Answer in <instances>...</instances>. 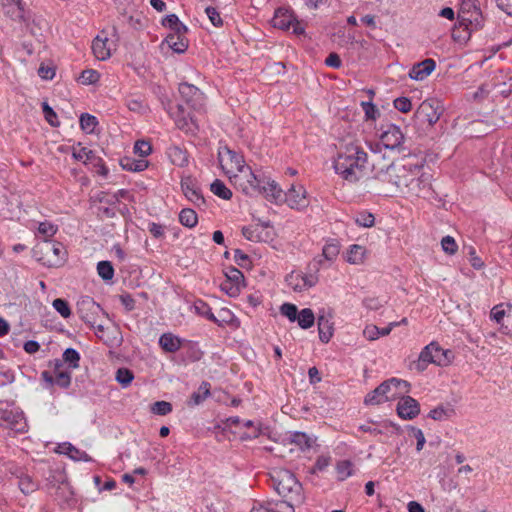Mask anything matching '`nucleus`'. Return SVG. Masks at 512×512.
<instances>
[{
	"label": "nucleus",
	"instance_id": "1",
	"mask_svg": "<svg viewBox=\"0 0 512 512\" xmlns=\"http://www.w3.org/2000/svg\"><path fill=\"white\" fill-rule=\"evenodd\" d=\"M377 177L391 183L396 189L408 197L430 198L433 196V176L429 168L422 163H392Z\"/></svg>",
	"mask_w": 512,
	"mask_h": 512
},
{
	"label": "nucleus",
	"instance_id": "2",
	"mask_svg": "<svg viewBox=\"0 0 512 512\" xmlns=\"http://www.w3.org/2000/svg\"><path fill=\"white\" fill-rule=\"evenodd\" d=\"M367 160V153L362 147L349 142L340 147L334 160V169L345 181L356 183L365 176Z\"/></svg>",
	"mask_w": 512,
	"mask_h": 512
},
{
	"label": "nucleus",
	"instance_id": "3",
	"mask_svg": "<svg viewBox=\"0 0 512 512\" xmlns=\"http://www.w3.org/2000/svg\"><path fill=\"white\" fill-rule=\"evenodd\" d=\"M409 387L410 385L407 381L391 378L368 393L364 399V403L366 405H379L387 401L395 400L402 394L407 393Z\"/></svg>",
	"mask_w": 512,
	"mask_h": 512
},
{
	"label": "nucleus",
	"instance_id": "4",
	"mask_svg": "<svg viewBox=\"0 0 512 512\" xmlns=\"http://www.w3.org/2000/svg\"><path fill=\"white\" fill-rule=\"evenodd\" d=\"M454 358L453 352L449 349H443L437 342H431L426 345L419 354L417 368L423 371L428 364L437 366H448Z\"/></svg>",
	"mask_w": 512,
	"mask_h": 512
},
{
	"label": "nucleus",
	"instance_id": "5",
	"mask_svg": "<svg viewBox=\"0 0 512 512\" xmlns=\"http://www.w3.org/2000/svg\"><path fill=\"white\" fill-rule=\"evenodd\" d=\"M271 479L273 487L279 495L293 499V495L300 494L301 484L290 471L275 470Z\"/></svg>",
	"mask_w": 512,
	"mask_h": 512
},
{
	"label": "nucleus",
	"instance_id": "6",
	"mask_svg": "<svg viewBox=\"0 0 512 512\" xmlns=\"http://www.w3.org/2000/svg\"><path fill=\"white\" fill-rule=\"evenodd\" d=\"M218 162L220 168L228 178L247 167L244 157L228 146L219 147Z\"/></svg>",
	"mask_w": 512,
	"mask_h": 512
},
{
	"label": "nucleus",
	"instance_id": "7",
	"mask_svg": "<svg viewBox=\"0 0 512 512\" xmlns=\"http://www.w3.org/2000/svg\"><path fill=\"white\" fill-rule=\"evenodd\" d=\"M461 25L469 30H477L482 27L483 16L478 0H462L459 10Z\"/></svg>",
	"mask_w": 512,
	"mask_h": 512
},
{
	"label": "nucleus",
	"instance_id": "8",
	"mask_svg": "<svg viewBox=\"0 0 512 512\" xmlns=\"http://www.w3.org/2000/svg\"><path fill=\"white\" fill-rule=\"evenodd\" d=\"M230 182L247 195H254L260 191L259 179L249 166L229 177Z\"/></svg>",
	"mask_w": 512,
	"mask_h": 512
},
{
	"label": "nucleus",
	"instance_id": "9",
	"mask_svg": "<svg viewBox=\"0 0 512 512\" xmlns=\"http://www.w3.org/2000/svg\"><path fill=\"white\" fill-rule=\"evenodd\" d=\"M443 113V107L439 101L429 99L423 101L416 110L415 116L421 123H427L428 126H433L438 122Z\"/></svg>",
	"mask_w": 512,
	"mask_h": 512
},
{
	"label": "nucleus",
	"instance_id": "10",
	"mask_svg": "<svg viewBox=\"0 0 512 512\" xmlns=\"http://www.w3.org/2000/svg\"><path fill=\"white\" fill-rule=\"evenodd\" d=\"M319 281L318 274L309 273L302 274L298 272H291L286 277L287 285L295 292H302L314 287Z\"/></svg>",
	"mask_w": 512,
	"mask_h": 512
},
{
	"label": "nucleus",
	"instance_id": "11",
	"mask_svg": "<svg viewBox=\"0 0 512 512\" xmlns=\"http://www.w3.org/2000/svg\"><path fill=\"white\" fill-rule=\"evenodd\" d=\"M0 425L18 432H24L27 426L23 412L17 409H0Z\"/></svg>",
	"mask_w": 512,
	"mask_h": 512
},
{
	"label": "nucleus",
	"instance_id": "12",
	"mask_svg": "<svg viewBox=\"0 0 512 512\" xmlns=\"http://www.w3.org/2000/svg\"><path fill=\"white\" fill-rule=\"evenodd\" d=\"M179 93L194 110L203 109L205 96L199 88L189 83H181L179 85Z\"/></svg>",
	"mask_w": 512,
	"mask_h": 512
},
{
	"label": "nucleus",
	"instance_id": "13",
	"mask_svg": "<svg viewBox=\"0 0 512 512\" xmlns=\"http://www.w3.org/2000/svg\"><path fill=\"white\" fill-rule=\"evenodd\" d=\"M42 250L49 266H59L63 264L67 256L64 245L56 241H45Z\"/></svg>",
	"mask_w": 512,
	"mask_h": 512
},
{
	"label": "nucleus",
	"instance_id": "14",
	"mask_svg": "<svg viewBox=\"0 0 512 512\" xmlns=\"http://www.w3.org/2000/svg\"><path fill=\"white\" fill-rule=\"evenodd\" d=\"M242 235L252 242H266L272 239V228L268 223H255L243 227Z\"/></svg>",
	"mask_w": 512,
	"mask_h": 512
},
{
	"label": "nucleus",
	"instance_id": "15",
	"mask_svg": "<svg viewBox=\"0 0 512 512\" xmlns=\"http://www.w3.org/2000/svg\"><path fill=\"white\" fill-rule=\"evenodd\" d=\"M100 312H102L100 305L90 297L83 298L78 302V313L80 318L91 326L96 324V316Z\"/></svg>",
	"mask_w": 512,
	"mask_h": 512
},
{
	"label": "nucleus",
	"instance_id": "16",
	"mask_svg": "<svg viewBox=\"0 0 512 512\" xmlns=\"http://www.w3.org/2000/svg\"><path fill=\"white\" fill-rule=\"evenodd\" d=\"M380 140L385 148L395 149L403 143L404 134L402 133L400 127L394 124H388L383 127Z\"/></svg>",
	"mask_w": 512,
	"mask_h": 512
},
{
	"label": "nucleus",
	"instance_id": "17",
	"mask_svg": "<svg viewBox=\"0 0 512 512\" xmlns=\"http://www.w3.org/2000/svg\"><path fill=\"white\" fill-rule=\"evenodd\" d=\"M285 202L293 209H303L308 206L307 193L305 188L300 185H291L285 194Z\"/></svg>",
	"mask_w": 512,
	"mask_h": 512
},
{
	"label": "nucleus",
	"instance_id": "18",
	"mask_svg": "<svg viewBox=\"0 0 512 512\" xmlns=\"http://www.w3.org/2000/svg\"><path fill=\"white\" fill-rule=\"evenodd\" d=\"M490 318L509 331L512 325V304H499L494 306L490 312Z\"/></svg>",
	"mask_w": 512,
	"mask_h": 512
},
{
	"label": "nucleus",
	"instance_id": "19",
	"mask_svg": "<svg viewBox=\"0 0 512 512\" xmlns=\"http://www.w3.org/2000/svg\"><path fill=\"white\" fill-rule=\"evenodd\" d=\"M397 413L402 419H413L420 413V405L410 396L399 397Z\"/></svg>",
	"mask_w": 512,
	"mask_h": 512
},
{
	"label": "nucleus",
	"instance_id": "20",
	"mask_svg": "<svg viewBox=\"0 0 512 512\" xmlns=\"http://www.w3.org/2000/svg\"><path fill=\"white\" fill-rule=\"evenodd\" d=\"M113 43L108 39V37L101 32L100 35H97L92 42V51L94 56L98 60H106L111 56Z\"/></svg>",
	"mask_w": 512,
	"mask_h": 512
},
{
	"label": "nucleus",
	"instance_id": "21",
	"mask_svg": "<svg viewBox=\"0 0 512 512\" xmlns=\"http://www.w3.org/2000/svg\"><path fill=\"white\" fill-rule=\"evenodd\" d=\"M181 188L186 198L195 205L204 204L202 196L196 181L192 177H185L181 180Z\"/></svg>",
	"mask_w": 512,
	"mask_h": 512
},
{
	"label": "nucleus",
	"instance_id": "22",
	"mask_svg": "<svg viewBox=\"0 0 512 512\" xmlns=\"http://www.w3.org/2000/svg\"><path fill=\"white\" fill-rule=\"evenodd\" d=\"M435 68L436 62L431 58H427L412 66L409 71V77L412 80L423 81L435 70Z\"/></svg>",
	"mask_w": 512,
	"mask_h": 512
},
{
	"label": "nucleus",
	"instance_id": "23",
	"mask_svg": "<svg viewBox=\"0 0 512 512\" xmlns=\"http://www.w3.org/2000/svg\"><path fill=\"white\" fill-rule=\"evenodd\" d=\"M319 339L323 343H328L333 336L334 327L332 322V314L329 312L327 314L323 313L318 316L317 319Z\"/></svg>",
	"mask_w": 512,
	"mask_h": 512
},
{
	"label": "nucleus",
	"instance_id": "24",
	"mask_svg": "<svg viewBox=\"0 0 512 512\" xmlns=\"http://www.w3.org/2000/svg\"><path fill=\"white\" fill-rule=\"evenodd\" d=\"M4 13L15 21L24 20V3L22 0H2Z\"/></svg>",
	"mask_w": 512,
	"mask_h": 512
},
{
	"label": "nucleus",
	"instance_id": "25",
	"mask_svg": "<svg viewBox=\"0 0 512 512\" xmlns=\"http://www.w3.org/2000/svg\"><path fill=\"white\" fill-rule=\"evenodd\" d=\"M257 193H263L271 202L279 203L283 200L282 189L274 180H267L266 182L261 180L260 191Z\"/></svg>",
	"mask_w": 512,
	"mask_h": 512
},
{
	"label": "nucleus",
	"instance_id": "26",
	"mask_svg": "<svg viewBox=\"0 0 512 512\" xmlns=\"http://www.w3.org/2000/svg\"><path fill=\"white\" fill-rule=\"evenodd\" d=\"M159 345L165 352L175 353L182 347V339L172 333H163Z\"/></svg>",
	"mask_w": 512,
	"mask_h": 512
},
{
	"label": "nucleus",
	"instance_id": "27",
	"mask_svg": "<svg viewBox=\"0 0 512 512\" xmlns=\"http://www.w3.org/2000/svg\"><path fill=\"white\" fill-rule=\"evenodd\" d=\"M186 33H170L166 36L165 42L176 53H184L188 48Z\"/></svg>",
	"mask_w": 512,
	"mask_h": 512
},
{
	"label": "nucleus",
	"instance_id": "28",
	"mask_svg": "<svg viewBox=\"0 0 512 512\" xmlns=\"http://www.w3.org/2000/svg\"><path fill=\"white\" fill-rule=\"evenodd\" d=\"M58 449L59 453L67 455L74 461L89 462L91 460V457L85 451L76 448L71 443H63L59 445Z\"/></svg>",
	"mask_w": 512,
	"mask_h": 512
},
{
	"label": "nucleus",
	"instance_id": "29",
	"mask_svg": "<svg viewBox=\"0 0 512 512\" xmlns=\"http://www.w3.org/2000/svg\"><path fill=\"white\" fill-rule=\"evenodd\" d=\"M293 21L294 16L289 11L282 8L276 10L272 19L273 26L282 30L290 29Z\"/></svg>",
	"mask_w": 512,
	"mask_h": 512
},
{
	"label": "nucleus",
	"instance_id": "30",
	"mask_svg": "<svg viewBox=\"0 0 512 512\" xmlns=\"http://www.w3.org/2000/svg\"><path fill=\"white\" fill-rule=\"evenodd\" d=\"M166 154L173 165L184 167L188 164V154L186 150L179 146H170L167 149Z\"/></svg>",
	"mask_w": 512,
	"mask_h": 512
},
{
	"label": "nucleus",
	"instance_id": "31",
	"mask_svg": "<svg viewBox=\"0 0 512 512\" xmlns=\"http://www.w3.org/2000/svg\"><path fill=\"white\" fill-rule=\"evenodd\" d=\"M366 249L358 244L351 245L347 251L346 261L353 265H360L364 262Z\"/></svg>",
	"mask_w": 512,
	"mask_h": 512
},
{
	"label": "nucleus",
	"instance_id": "32",
	"mask_svg": "<svg viewBox=\"0 0 512 512\" xmlns=\"http://www.w3.org/2000/svg\"><path fill=\"white\" fill-rule=\"evenodd\" d=\"M210 383L204 381L200 384L197 391L193 392L189 401V406H197L200 405L203 401H205L210 396Z\"/></svg>",
	"mask_w": 512,
	"mask_h": 512
},
{
	"label": "nucleus",
	"instance_id": "33",
	"mask_svg": "<svg viewBox=\"0 0 512 512\" xmlns=\"http://www.w3.org/2000/svg\"><path fill=\"white\" fill-rule=\"evenodd\" d=\"M162 25L171 29V33H187L188 28L178 18L176 14H169L162 20Z\"/></svg>",
	"mask_w": 512,
	"mask_h": 512
},
{
	"label": "nucleus",
	"instance_id": "34",
	"mask_svg": "<svg viewBox=\"0 0 512 512\" xmlns=\"http://www.w3.org/2000/svg\"><path fill=\"white\" fill-rule=\"evenodd\" d=\"M18 479V487L25 495H29L35 492L39 487L38 482L28 474L22 473L20 476H18Z\"/></svg>",
	"mask_w": 512,
	"mask_h": 512
},
{
	"label": "nucleus",
	"instance_id": "35",
	"mask_svg": "<svg viewBox=\"0 0 512 512\" xmlns=\"http://www.w3.org/2000/svg\"><path fill=\"white\" fill-rule=\"evenodd\" d=\"M62 366V363L60 360L56 359L54 361V370L56 372V377L54 380V384L62 387V388H68L71 384V375L69 372L66 371H59V368Z\"/></svg>",
	"mask_w": 512,
	"mask_h": 512
},
{
	"label": "nucleus",
	"instance_id": "36",
	"mask_svg": "<svg viewBox=\"0 0 512 512\" xmlns=\"http://www.w3.org/2000/svg\"><path fill=\"white\" fill-rule=\"evenodd\" d=\"M210 190L221 199L230 200L232 198V191L219 179H215L211 183Z\"/></svg>",
	"mask_w": 512,
	"mask_h": 512
},
{
	"label": "nucleus",
	"instance_id": "37",
	"mask_svg": "<svg viewBox=\"0 0 512 512\" xmlns=\"http://www.w3.org/2000/svg\"><path fill=\"white\" fill-rule=\"evenodd\" d=\"M179 221L183 226L193 228L198 223L197 213L193 209L184 208L179 213Z\"/></svg>",
	"mask_w": 512,
	"mask_h": 512
},
{
	"label": "nucleus",
	"instance_id": "38",
	"mask_svg": "<svg viewBox=\"0 0 512 512\" xmlns=\"http://www.w3.org/2000/svg\"><path fill=\"white\" fill-rule=\"evenodd\" d=\"M296 321L302 329H309L314 325L315 315L310 308H304L298 313Z\"/></svg>",
	"mask_w": 512,
	"mask_h": 512
},
{
	"label": "nucleus",
	"instance_id": "39",
	"mask_svg": "<svg viewBox=\"0 0 512 512\" xmlns=\"http://www.w3.org/2000/svg\"><path fill=\"white\" fill-rule=\"evenodd\" d=\"M291 443L298 446L301 450L309 449L312 446V438L304 432H293L290 436Z\"/></svg>",
	"mask_w": 512,
	"mask_h": 512
},
{
	"label": "nucleus",
	"instance_id": "40",
	"mask_svg": "<svg viewBox=\"0 0 512 512\" xmlns=\"http://www.w3.org/2000/svg\"><path fill=\"white\" fill-rule=\"evenodd\" d=\"M340 252V245L337 241L332 240L327 242L322 249V257L330 262L336 260Z\"/></svg>",
	"mask_w": 512,
	"mask_h": 512
},
{
	"label": "nucleus",
	"instance_id": "41",
	"mask_svg": "<svg viewBox=\"0 0 512 512\" xmlns=\"http://www.w3.org/2000/svg\"><path fill=\"white\" fill-rule=\"evenodd\" d=\"M127 108L139 114H143L147 111V104L141 97L129 96L125 100Z\"/></svg>",
	"mask_w": 512,
	"mask_h": 512
},
{
	"label": "nucleus",
	"instance_id": "42",
	"mask_svg": "<svg viewBox=\"0 0 512 512\" xmlns=\"http://www.w3.org/2000/svg\"><path fill=\"white\" fill-rule=\"evenodd\" d=\"M454 414V409L451 407L438 406L429 412V417L437 421H445L451 418Z\"/></svg>",
	"mask_w": 512,
	"mask_h": 512
},
{
	"label": "nucleus",
	"instance_id": "43",
	"mask_svg": "<svg viewBox=\"0 0 512 512\" xmlns=\"http://www.w3.org/2000/svg\"><path fill=\"white\" fill-rule=\"evenodd\" d=\"M337 478L344 481L353 474V463L349 460L339 461L336 465Z\"/></svg>",
	"mask_w": 512,
	"mask_h": 512
},
{
	"label": "nucleus",
	"instance_id": "44",
	"mask_svg": "<svg viewBox=\"0 0 512 512\" xmlns=\"http://www.w3.org/2000/svg\"><path fill=\"white\" fill-rule=\"evenodd\" d=\"M115 379L123 388H127L132 383L134 374L130 369L122 367L116 371Z\"/></svg>",
	"mask_w": 512,
	"mask_h": 512
},
{
	"label": "nucleus",
	"instance_id": "45",
	"mask_svg": "<svg viewBox=\"0 0 512 512\" xmlns=\"http://www.w3.org/2000/svg\"><path fill=\"white\" fill-rule=\"evenodd\" d=\"M194 310L195 312L198 314V315H201L205 318H207L208 320L212 321V322H215L217 323L218 320L217 318L215 317V315L213 314L210 306L205 303L204 301L202 300H197L195 303H194Z\"/></svg>",
	"mask_w": 512,
	"mask_h": 512
},
{
	"label": "nucleus",
	"instance_id": "46",
	"mask_svg": "<svg viewBox=\"0 0 512 512\" xmlns=\"http://www.w3.org/2000/svg\"><path fill=\"white\" fill-rule=\"evenodd\" d=\"M98 275L105 281L114 277V268L110 261H100L97 264Z\"/></svg>",
	"mask_w": 512,
	"mask_h": 512
},
{
	"label": "nucleus",
	"instance_id": "47",
	"mask_svg": "<svg viewBox=\"0 0 512 512\" xmlns=\"http://www.w3.org/2000/svg\"><path fill=\"white\" fill-rule=\"evenodd\" d=\"M121 165L124 169L133 172H140L147 168V162L145 160H133L130 158L122 160Z\"/></svg>",
	"mask_w": 512,
	"mask_h": 512
},
{
	"label": "nucleus",
	"instance_id": "48",
	"mask_svg": "<svg viewBox=\"0 0 512 512\" xmlns=\"http://www.w3.org/2000/svg\"><path fill=\"white\" fill-rule=\"evenodd\" d=\"M98 121L97 118L93 115H90L88 113H83L80 116V126L81 129L84 130L87 133H92L97 126Z\"/></svg>",
	"mask_w": 512,
	"mask_h": 512
},
{
	"label": "nucleus",
	"instance_id": "49",
	"mask_svg": "<svg viewBox=\"0 0 512 512\" xmlns=\"http://www.w3.org/2000/svg\"><path fill=\"white\" fill-rule=\"evenodd\" d=\"M63 360L75 369L79 366L80 355L75 349L67 348L63 353Z\"/></svg>",
	"mask_w": 512,
	"mask_h": 512
},
{
	"label": "nucleus",
	"instance_id": "50",
	"mask_svg": "<svg viewBox=\"0 0 512 512\" xmlns=\"http://www.w3.org/2000/svg\"><path fill=\"white\" fill-rule=\"evenodd\" d=\"M53 308L63 317L68 318L71 315V309L66 300L57 298L52 302Z\"/></svg>",
	"mask_w": 512,
	"mask_h": 512
},
{
	"label": "nucleus",
	"instance_id": "51",
	"mask_svg": "<svg viewBox=\"0 0 512 512\" xmlns=\"http://www.w3.org/2000/svg\"><path fill=\"white\" fill-rule=\"evenodd\" d=\"M151 412L156 415H167L172 412V404L167 401H156L151 406Z\"/></svg>",
	"mask_w": 512,
	"mask_h": 512
},
{
	"label": "nucleus",
	"instance_id": "52",
	"mask_svg": "<svg viewBox=\"0 0 512 512\" xmlns=\"http://www.w3.org/2000/svg\"><path fill=\"white\" fill-rule=\"evenodd\" d=\"M226 280L231 281V283H234L233 285H237L241 288L244 286V275L237 268L232 267L227 271Z\"/></svg>",
	"mask_w": 512,
	"mask_h": 512
},
{
	"label": "nucleus",
	"instance_id": "53",
	"mask_svg": "<svg viewBox=\"0 0 512 512\" xmlns=\"http://www.w3.org/2000/svg\"><path fill=\"white\" fill-rule=\"evenodd\" d=\"M271 512H294L293 506L287 501H267Z\"/></svg>",
	"mask_w": 512,
	"mask_h": 512
},
{
	"label": "nucleus",
	"instance_id": "54",
	"mask_svg": "<svg viewBox=\"0 0 512 512\" xmlns=\"http://www.w3.org/2000/svg\"><path fill=\"white\" fill-rule=\"evenodd\" d=\"M280 312L283 316L287 317L291 322L296 321L299 313L296 305L291 303H284L283 305H281Z\"/></svg>",
	"mask_w": 512,
	"mask_h": 512
},
{
	"label": "nucleus",
	"instance_id": "55",
	"mask_svg": "<svg viewBox=\"0 0 512 512\" xmlns=\"http://www.w3.org/2000/svg\"><path fill=\"white\" fill-rule=\"evenodd\" d=\"M99 78H100V74L96 70L87 69L81 73V76L79 79L82 84L90 85V84L96 83L99 80Z\"/></svg>",
	"mask_w": 512,
	"mask_h": 512
},
{
	"label": "nucleus",
	"instance_id": "56",
	"mask_svg": "<svg viewBox=\"0 0 512 512\" xmlns=\"http://www.w3.org/2000/svg\"><path fill=\"white\" fill-rule=\"evenodd\" d=\"M441 246H442L443 251L449 255L455 254L458 250V245H457L455 239L449 235L442 238Z\"/></svg>",
	"mask_w": 512,
	"mask_h": 512
},
{
	"label": "nucleus",
	"instance_id": "57",
	"mask_svg": "<svg viewBox=\"0 0 512 512\" xmlns=\"http://www.w3.org/2000/svg\"><path fill=\"white\" fill-rule=\"evenodd\" d=\"M72 155L76 160L82 161L84 163L92 161L95 157L94 152L85 147H82L78 150H74Z\"/></svg>",
	"mask_w": 512,
	"mask_h": 512
},
{
	"label": "nucleus",
	"instance_id": "58",
	"mask_svg": "<svg viewBox=\"0 0 512 512\" xmlns=\"http://www.w3.org/2000/svg\"><path fill=\"white\" fill-rule=\"evenodd\" d=\"M361 106L365 113L366 119L376 120L379 117V109L372 102H362Z\"/></svg>",
	"mask_w": 512,
	"mask_h": 512
},
{
	"label": "nucleus",
	"instance_id": "59",
	"mask_svg": "<svg viewBox=\"0 0 512 512\" xmlns=\"http://www.w3.org/2000/svg\"><path fill=\"white\" fill-rule=\"evenodd\" d=\"M374 221H375V218H374L373 214L368 213V212L360 213L355 218V222L357 225H359L361 227H366V228L372 227L374 225Z\"/></svg>",
	"mask_w": 512,
	"mask_h": 512
},
{
	"label": "nucleus",
	"instance_id": "60",
	"mask_svg": "<svg viewBox=\"0 0 512 512\" xmlns=\"http://www.w3.org/2000/svg\"><path fill=\"white\" fill-rule=\"evenodd\" d=\"M205 13L207 15V17L209 18V20L211 21V23L213 24V26L215 27H222L223 26V20L220 16V13L218 12V10L214 7H206L205 9Z\"/></svg>",
	"mask_w": 512,
	"mask_h": 512
},
{
	"label": "nucleus",
	"instance_id": "61",
	"mask_svg": "<svg viewBox=\"0 0 512 512\" xmlns=\"http://www.w3.org/2000/svg\"><path fill=\"white\" fill-rule=\"evenodd\" d=\"M134 151L141 157H145L151 153L152 147L149 142L144 140H138L134 145Z\"/></svg>",
	"mask_w": 512,
	"mask_h": 512
},
{
	"label": "nucleus",
	"instance_id": "62",
	"mask_svg": "<svg viewBox=\"0 0 512 512\" xmlns=\"http://www.w3.org/2000/svg\"><path fill=\"white\" fill-rule=\"evenodd\" d=\"M394 107L402 113H408L412 108V103L407 97H399L394 100Z\"/></svg>",
	"mask_w": 512,
	"mask_h": 512
},
{
	"label": "nucleus",
	"instance_id": "63",
	"mask_svg": "<svg viewBox=\"0 0 512 512\" xmlns=\"http://www.w3.org/2000/svg\"><path fill=\"white\" fill-rule=\"evenodd\" d=\"M468 255H469V262L474 269L480 270L484 267V262L477 255L474 247L471 246L468 248Z\"/></svg>",
	"mask_w": 512,
	"mask_h": 512
},
{
	"label": "nucleus",
	"instance_id": "64",
	"mask_svg": "<svg viewBox=\"0 0 512 512\" xmlns=\"http://www.w3.org/2000/svg\"><path fill=\"white\" fill-rule=\"evenodd\" d=\"M38 231L44 236L52 237L57 232V226L48 221L41 222L38 226Z\"/></svg>",
	"mask_w": 512,
	"mask_h": 512
}]
</instances>
